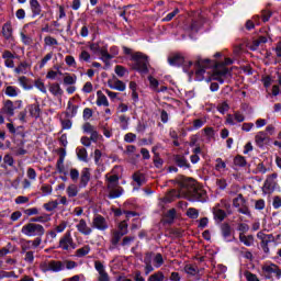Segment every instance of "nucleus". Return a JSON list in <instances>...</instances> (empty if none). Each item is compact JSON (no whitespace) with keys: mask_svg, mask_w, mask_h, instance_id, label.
I'll return each mask as SVG.
<instances>
[{"mask_svg":"<svg viewBox=\"0 0 281 281\" xmlns=\"http://www.w3.org/2000/svg\"><path fill=\"white\" fill-rule=\"evenodd\" d=\"M48 221H52V216H49L47 213L30 220L31 223H48Z\"/></svg>","mask_w":281,"mask_h":281,"instance_id":"2f4dec72","label":"nucleus"},{"mask_svg":"<svg viewBox=\"0 0 281 281\" xmlns=\"http://www.w3.org/2000/svg\"><path fill=\"white\" fill-rule=\"evenodd\" d=\"M128 122H131V117L122 114L119 116V124L123 131L128 130Z\"/></svg>","mask_w":281,"mask_h":281,"instance_id":"72a5a7b5","label":"nucleus"},{"mask_svg":"<svg viewBox=\"0 0 281 281\" xmlns=\"http://www.w3.org/2000/svg\"><path fill=\"white\" fill-rule=\"evenodd\" d=\"M14 102L12 100H5L2 106V113L8 117H14Z\"/></svg>","mask_w":281,"mask_h":281,"instance_id":"aec40b11","label":"nucleus"},{"mask_svg":"<svg viewBox=\"0 0 281 281\" xmlns=\"http://www.w3.org/2000/svg\"><path fill=\"white\" fill-rule=\"evenodd\" d=\"M91 227L92 229H99V232H106L109 229V223L104 216L95 215L92 217Z\"/></svg>","mask_w":281,"mask_h":281,"instance_id":"9b49d317","label":"nucleus"},{"mask_svg":"<svg viewBox=\"0 0 281 281\" xmlns=\"http://www.w3.org/2000/svg\"><path fill=\"white\" fill-rule=\"evenodd\" d=\"M108 86L110 89H114L115 91H126V83L124 81L113 77L108 81Z\"/></svg>","mask_w":281,"mask_h":281,"instance_id":"2eb2a0df","label":"nucleus"},{"mask_svg":"<svg viewBox=\"0 0 281 281\" xmlns=\"http://www.w3.org/2000/svg\"><path fill=\"white\" fill-rule=\"evenodd\" d=\"M21 232L24 236L29 237H42L45 236V227L41 224L31 222L22 226Z\"/></svg>","mask_w":281,"mask_h":281,"instance_id":"20e7f679","label":"nucleus"},{"mask_svg":"<svg viewBox=\"0 0 281 281\" xmlns=\"http://www.w3.org/2000/svg\"><path fill=\"white\" fill-rule=\"evenodd\" d=\"M153 261L156 269H159V267L164 265V256H161V254L158 252L154 256Z\"/></svg>","mask_w":281,"mask_h":281,"instance_id":"79ce46f5","label":"nucleus"},{"mask_svg":"<svg viewBox=\"0 0 281 281\" xmlns=\"http://www.w3.org/2000/svg\"><path fill=\"white\" fill-rule=\"evenodd\" d=\"M187 216L188 218H192V220L199 218V210H196L195 207H189L187 210Z\"/></svg>","mask_w":281,"mask_h":281,"instance_id":"49530a36","label":"nucleus"},{"mask_svg":"<svg viewBox=\"0 0 281 281\" xmlns=\"http://www.w3.org/2000/svg\"><path fill=\"white\" fill-rule=\"evenodd\" d=\"M70 179L75 182L78 181V179H80V171L76 168L70 169Z\"/></svg>","mask_w":281,"mask_h":281,"instance_id":"0e129e2a","label":"nucleus"},{"mask_svg":"<svg viewBox=\"0 0 281 281\" xmlns=\"http://www.w3.org/2000/svg\"><path fill=\"white\" fill-rule=\"evenodd\" d=\"M215 170H217V172H225V170H227V164H225L222 158H216Z\"/></svg>","mask_w":281,"mask_h":281,"instance_id":"f704fd0d","label":"nucleus"},{"mask_svg":"<svg viewBox=\"0 0 281 281\" xmlns=\"http://www.w3.org/2000/svg\"><path fill=\"white\" fill-rule=\"evenodd\" d=\"M194 65L195 70H189L188 67H192ZM214 63L210 61V59H198L195 64L192 61H187L184 64V70L188 71L191 76L195 75L196 80L201 81L205 78V70L210 69Z\"/></svg>","mask_w":281,"mask_h":281,"instance_id":"f03ea898","label":"nucleus"},{"mask_svg":"<svg viewBox=\"0 0 281 281\" xmlns=\"http://www.w3.org/2000/svg\"><path fill=\"white\" fill-rule=\"evenodd\" d=\"M77 157L81 161H87V158H88L87 149L85 147L77 148Z\"/></svg>","mask_w":281,"mask_h":281,"instance_id":"c03bdc74","label":"nucleus"},{"mask_svg":"<svg viewBox=\"0 0 281 281\" xmlns=\"http://www.w3.org/2000/svg\"><path fill=\"white\" fill-rule=\"evenodd\" d=\"M59 249L63 251H69L70 249H76V243H74V237H71V231H68L59 239Z\"/></svg>","mask_w":281,"mask_h":281,"instance_id":"6e6552de","label":"nucleus"},{"mask_svg":"<svg viewBox=\"0 0 281 281\" xmlns=\"http://www.w3.org/2000/svg\"><path fill=\"white\" fill-rule=\"evenodd\" d=\"M67 111L69 117H76V115L78 114V105H74L71 101H69Z\"/></svg>","mask_w":281,"mask_h":281,"instance_id":"ea45409f","label":"nucleus"},{"mask_svg":"<svg viewBox=\"0 0 281 281\" xmlns=\"http://www.w3.org/2000/svg\"><path fill=\"white\" fill-rule=\"evenodd\" d=\"M205 119H195L193 120V130L199 131V128H202L205 124Z\"/></svg>","mask_w":281,"mask_h":281,"instance_id":"603ef678","label":"nucleus"},{"mask_svg":"<svg viewBox=\"0 0 281 281\" xmlns=\"http://www.w3.org/2000/svg\"><path fill=\"white\" fill-rule=\"evenodd\" d=\"M234 63L231 58H226L224 64H215L213 68L212 75L206 79V82H211V80H217L221 85L225 82V76H227V67L226 65H232Z\"/></svg>","mask_w":281,"mask_h":281,"instance_id":"7ed1b4c3","label":"nucleus"},{"mask_svg":"<svg viewBox=\"0 0 281 281\" xmlns=\"http://www.w3.org/2000/svg\"><path fill=\"white\" fill-rule=\"evenodd\" d=\"M105 186L110 199H120L124 194V188L120 186V176L115 173L105 175Z\"/></svg>","mask_w":281,"mask_h":281,"instance_id":"f257e3e1","label":"nucleus"},{"mask_svg":"<svg viewBox=\"0 0 281 281\" xmlns=\"http://www.w3.org/2000/svg\"><path fill=\"white\" fill-rule=\"evenodd\" d=\"M91 181V170L89 168H83L80 175L79 188H87Z\"/></svg>","mask_w":281,"mask_h":281,"instance_id":"f3484780","label":"nucleus"},{"mask_svg":"<svg viewBox=\"0 0 281 281\" xmlns=\"http://www.w3.org/2000/svg\"><path fill=\"white\" fill-rule=\"evenodd\" d=\"M4 93L8 95V98H16L19 93H21V89L14 86H8L4 90Z\"/></svg>","mask_w":281,"mask_h":281,"instance_id":"cd10ccee","label":"nucleus"},{"mask_svg":"<svg viewBox=\"0 0 281 281\" xmlns=\"http://www.w3.org/2000/svg\"><path fill=\"white\" fill-rule=\"evenodd\" d=\"M213 212V218L216 221V223H223L225 218L227 217V213H225V210L220 209L218 206H213L212 209Z\"/></svg>","mask_w":281,"mask_h":281,"instance_id":"6ab92c4d","label":"nucleus"},{"mask_svg":"<svg viewBox=\"0 0 281 281\" xmlns=\"http://www.w3.org/2000/svg\"><path fill=\"white\" fill-rule=\"evenodd\" d=\"M41 269L44 272L53 271L54 273H58L60 271H65V266L63 265V261L50 260L48 262L42 263Z\"/></svg>","mask_w":281,"mask_h":281,"instance_id":"1a4fd4ad","label":"nucleus"},{"mask_svg":"<svg viewBox=\"0 0 281 281\" xmlns=\"http://www.w3.org/2000/svg\"><path fill=\"white\" fill-rule=\"evenodd\" d=\"M80 63H90L91 60V54L87 50H82L79 55Z\"/></svg>","mask_w":281,"mask_h":281,"instance_id":"8fccbe9b","label":"nucleus"},{"mask_svg":"<svg viewBox=\"0 0 281 281\" xmlns=\"http://www.w3.org/2000/svg\"><path fill=\"white\" fill-rule=\"evenodd\" d=\"M74 222L77 223L76 224L77 232H79V234H81L82 236H91L93 234V228L92 226H89V224L87 223V220L75 218Z\"/></svg>","mask_w":281,"mask_h":281,"instance_id":"9d476101","label":"nucleus"},{"mask_svg":"<svg viewBox=\"0 0 281 281\" xmlns=\"http://www.w3.org/2000/svg\"><path fill=\"white\" fill-rule=\"evenodd\" d=\"M132 60H134V69L146 74L148 71V57L143 53H135L132 55Z\"/></svg>","mask_w":281,"mask_h":281,"instance_id":"39448f33","label":"nucleus"},{"mask_svg":"<svg viewBox=\"0 0 281 281\" xmlns=\"http://www.w3.org/2000/svg\"><path fill=\"white\" fill-rule=\"evenodd\" d=\"M256 175H267V167L263 162H259L255 169Z\"/></svg>","mask_w":281,"mask_h":281,"instance_id":"bf43d9fd","label":"nucleus"},{"mask_svg":"<svg viewBox=\"0 0 281 281\" xmlns=\"http://www.w3.org/2000/svg\"><path fill=\"white\" fill-rule=\"evenodd\" d=\"M234 164H235V166H239L243 168V167L247 166V160L243 156H237L234 159Z\"/></svg>","mask_w":281,"mask_h":281,"instance_id":"6e6d98bb","label":"nucleus"},{"mask_svg":"<svg viewBox=\"0 0 281 281\" xmlns=\"http://www.w3.org/2000/svg\"><path fill=\"white\" fill-rule=\"evenodd\" d=\"M119 232L120 234H123V236H126V234H128V224L126 223V221H122L119 224Z\"/></svg>","mask_w":281,"mask_h":281,"instance_id":"de8ad7c7","label":"nucleus"},{"mask_svg":"<svg viewBox=\"0 0 281 281\" xmlns=\"http://www.w3.org/2000/svg\"><path fill=\"white\" fill-rule=\"evenodd\" d=\"M99 54L101 55V60H103V63H109V60L113 58V55L109 54L106 47L101 48Z\"/></svg>","mask_w":281,"mask_h":281,"instance_id":"4c0bfd02","label":"nucleus"},{"mask_svg":"<svg viewBox=\"0 0 281 281\" xmlns=\"http://www.w3.org/2000/svg\"><path fill=\"white\" fill-rule=\"evenodd\" d=\"M122 236H124L122 233L115 231L113 233V236L111 239L112 245H117V243H120V240H122Z\"/></svg>","mask_w":281,"mask_h":281,"instance_id":"052dcab7","label":"nucleus"},{"mask_svg":"<svg viewBox=\"0 0 281 281\" xmlns=\"http://www.w3.org/2000/svg\"><path fill=\"white\" fill-rule=\"evenodd\" d=\"M65 229H67V222L66 221H61L56 227L55 231L57 234H63V232H65Z\"/></svg>","mask_w":281,"mask_h":281,"instance_id":"e2e57ef3","label":"nucleus"},{"mask_svg":"<svg viewBox=\"0 0 281 281\" xmlns=\"http://www.w3.org/2000/svg\"><path fill=\"white\" fill-rule=\"evenodd\" d=\"M66 193L68 194L69 199H74V196H78V186L69 184L66 189Z\"/></svg>","mask_w":281,"mask_h":281,"instance_id":"c9c22d12","label":"nucleus"},{"mask_svg":"<svg viewBox=\"0 0 281 281\" xmlns=\"http://www.w3.org/2000/svg\"><path fill=\"white\" fill-rule=\"evenodd\" d=\"M83 133H87L88 135H91L95 130V126L91 125V123H85L82 125Z\"/></svg>","mask_w":281,"mask_h":281,"instance_id":"864d4df0","label":"nucleus"},{"mask_svg":"<svg viewBox=\"0 0 281 281\" xmlns=\"http://www.w3.org/2000/svg\"><path fill=\"white\" fill-rule=\"evenodd\" d=\"M134 186H137L138 188L144 186V183H146V176L139 171H136L133 176H132Z\"/></svg>","mask_w":281,"mask_h":281,"instance_id":"393cba45","label":"nucleus"},{"mask_svg":"<svg viewBox=\"0 0 281 281\" xmlns=\"http://www.w3.org/2000/svg\"><path fill=\"white\" fill-rule=\"evenodd\" d=\"M239 240L246 247H251V245H254V235H245L243 233H239Z\"/></svg>","mask_w":281,"mask_h":281,"instance_id":"c85d7f7f","label":"nucleus"},{"mask_svg":"<svg viewBox=\"0 0 281 281\" xmlns=\"http://www.w3.org/2000/svg\"><path fill=\"white\" fill-rule=\"evenodd\" d=\"M221 234L226 243H232V226L229 224L224 223L221 225Z\"/></svg>","mask_w":281,"mask_h":281,"instance_id":"412c9836","label":"nucleus"},{"mask_svg":"<svg viewBox=\"0 0 281 281\" xmlns=\"http://www.w3.org/2000/svg\"><path fill=\"white\" fill-rule=\"evenodd\" d=\"M176 164L180 168H190V162H188V159L183 156H176Z\"/></svg>","mask_w":281,"mask_h":281,"instance_id":"e433bc0d","label":"nucleus"},{"mask_svg":"<svg viewBox=\"0 0 281 281\" xmlns=\"http://www.w3.org/2000/svg\"><path fill=\"white\" fill-rule=\"evenodd\" d=\"M94 269L98 271V280L97 281H111L109 273L106 272V268L101 261H94Z\"/></svg>","mask_w":281,"mask_h":281,"instance_id":"ddd939ff","label":"nucleus"},{"mask_svg":"<svg viewBox=\"0 0 281 281\" xmlns=\"http://www.w3.org/2000/svg\"><path fill=\"white\" fill-rule=\"evenodd\" d=\"M63 266H64V269L71 270V269H76V267H78V262L71 261V260H65V261H63Z\"/></svg>","mask_w":281,"mask_h":281,"instance_id":"5fc2aeb1","label":"nucleus"},{"mask_svg":"<svg viewBox=\"0 0 281 281\" xmlns=\"http://www.w3.org/2000/svg\"><path fill=\"white\" fill-rule=\"evenodd\" d=\"M262 271L266 273V278H271V276H274L280 280L281 278V269L278 267V265L269 263L262 266Z\"/></svg>","mask_w":281,"mask_h":281,"instance_id":"f8f14e48","label":"nucleus"},{"mask_svg":"<svg viewBox=\"0 0 281 281\" xmlns=\"http://www.w3.org/2000/svg\"><path fill=\"white\" fill-rule=\"evenodd\" d=\"M2 34L7 41H10L12 38V24L11 23H5L2 26Z\"/></svg>","mask_w":281,"mask_h":281,"instance_id":"473e14b6","label":"nucleus"},{"mask_svg":"<svg viewBox=\"0 0 281 281\" xmlns=\"http://www.w3.org/2000/svg\"><path fill=\"white\" fill-rule=\"evenodd\" d=\"M44 43L45 45H47L48 47H52V45H58V40L57 38H54L52 36H46L44 38Z\"/></svg>","mask_w":281,"mask_h":281,"instance_id":"680f3d73","label":"nucleus"},{"mask_svg":"<svg viewBox=\"0 0 281 281\" xmlns=\"http://www.w3.org/2000/svg\"><path fill=\"white\" fill-rule=\"evenodd\" d=\"M56 169L59 175H67V170H65V160H57Z\"/></svg>","mask_w":281,"mask_h":281,"instance_id":"3c124183","label":"nucleus"},{"mask_svg":"<svg viewBox=\"0 0 281 281\" xmlns=\"http://www.w3.org/2000/svg\"><path fill=\"white\" fill-rule=\"evenodd\" d=\"M89 254H91V246L89 245H85L75 251L77 258H85V256H89Z\"/></svg>","mask_w":281,"mask_h":281,"instance_id":"a878e982","label":"nucleus"},{"mask_svg":"<svg viewBox=\"0 0 281 281\" xmlns=\"http://www.w3.org/2000/svg\"><path fill=\"white\" fill-rule=\"evenodd\" d=\"M48 90L55 97H59V98L63 97L64 91H63V88H60L59 83H52Z\"/></svg>","mask_w":281,"mask_h":281,"instance_id":"c756f323","label":"nucleus"},{"mask_svg":"<svg viewBox=\"0 0 281 281\" xmlns=\"http://www.w3.org/2000/svg\"><path fill=\"white\" fill-rule=\"evenodd\" d=\"M278 173H272L267 176V179L262 187L263 194H273L276 192V188H278Z\"/></svg>","mask_w":281,"mask_h":281,"instance_id":"423d86ee","label":"nucleus"},{"mask_svg":"<svg viewBox=\"0 0 281 281\" xmlns=\"http://www.w3.org/2000/svg\"><path fill=\"white\" fill-rule=\"evenodd\" d=\"M97 104L98 106H109V99L100 90L97 92Z\"/></svg>","mask_w":281,"mask_h":281,"instance_id":"7c9ffc66","label":"nucleus"},{"mask_svg":"<svg viewBox=\"0 0 281 281\" xmlns=\"http://www.w3.org/2000/svg\"><path fill=\"white\" fill-rule=\"evenodd\" d=\"M215 206L220 207V210H226V212H229V210H232V204H229L227 200H221V202L215 204Z\"/></svg>","mask_w":281,"mask_h":281,"instance_id":"09e8293b","label":"nucleus"},{"mask_svg":"<svg viewBox=\"0 0 281 281\" xmlns=\"http://www.w3.org/2000/svg\"><path fill=\"white\" fill-rule=\"evenodd\" d=\"M44 210H46V212H54V210H56L58 207V201H50L47 202L43 205Z\"/></svg>","mask_w":281,"mask_h":281,"instance_id":"a19ab883","label":"nucleus"},{"mask_svg":"<svg viewBox=\"0 0 281 281\" xmlns=\"http://www.w3.org/2000/svg\"><path fill=\"white\" fill-rule=\"evenodd\" d=\"M189 194L191 196V201H205V190H203L202 188H191V190L189 191Z\"/></svg>","mask_w":281,"mask_h":281,"instance_id":"4468645a","label":"nucleus"},{"mask_svg":"<svg viewBox=\"0 0 281 281\" xmlns=\"http://www.w3.org/2000/svg\"><path fill=\"white\" fill-rule=\"evenodd\" d=\"M167 223H172L175 221V216H177V210L171 209L166 213Z\"/></svg>","mask_w":281,"mask_h":281,"instance_id":"13d9d810","label":"nucleus"},{"mask_svg":"<svg viewBox=\"0 0 281 281\" xmlns=\"http://www.w3.org/2000/svg\"><path fill=\"white\" fill-rule=\"evenodd\" d=\"M233 205H234V207L237 209V212H239V214H245L246 216H251V211H249V206H247V201L245 200L243 194H238L233 200Z\"/></svg>","mask_w":281,"mask_h":281,"instance_id":"0eeeda50","label":"nucleus"},{"mask_svg":"<svg viewBox=\"0 0 281 281\" xmlns=\"http://www.w3.org/2000/svg\"><path fill=\"white\" fill-rule=\"evenodd\" d=\"M65 63L68 67H76V58L71 55L65 57Z\"/></svg>","mask_w":281,"mask_h":281,"instance_id":"69168bd1","label":"nucleus"},{"mask_svg":"<svg viewBox=\"0 0 281 281\" xmlns=\"http://www.w3.org/2000/svg\"><path fill=\"white\" fill-rule=\"evenodd\" d=\"M245 278H246L247 281H260V279H258V276H256V274H254L249 271H247L245 273Z\"/></svg>","mask_w":281,"mask_h":281,"instance_id":"338daca9","label":"nucleus"},{"mask_svg":"<svg viewBox=\"0 0 281 281\" xmlns=\"http://www.w3.org/2000/svg\"><path fill=\"white\" fill-rule=\"evenodd\" d=\"M19 85H21L26 91H30L32 89V85H30V79L25 76H21L18 79Z\"/></svg>","mask_w":281,"mask_h":281,"instance_id":"58836bf2","label":"nucleus"},{"mask_svg":"<svg viewBox=\"0 0 281 281\" xmlns=\"http://www.w3.org/2000/svg\"><path fill=\"white\" fill-rule=\"evenodd\" d=\"M30 5H31L33 16L41 15L42 8H41V3L38 2V0H30Z\"/></svg>","mask_w":281,"mask_h":281,"instance_id":"bb28decb","label":"nucleus"},{"mask_svg":"<svg viewBox=\"0 0 281 281\" xmlns=\"http://www.w3.org/2000/svg\"><path fill=\"white\" fill-rule=\"evenodd\" d=\"M114 71L116 76H119V78H124V76L126 75V68H124V66H115Z\"/></svg>","mask_w":281,"mask_h":281,"instance_id":"4d7b16f0","label":"nucleus"},{"mask_svg":"<svg viewBox=\"0 0 281 281\" xmlns=\"http://www.w3.org/2000/svg\"><path fill=\"white\" fill-rule=\"evenodd\" d=\"M80 280L85 281V274H76L68 279H64V281H80Z\"/></svg>","mask_w":281,"mask_h":281,"instance_id":"774afa93","label":"nucleus"},{"mask_svg":"<svg viewBox=\"0 0 281 281\" xmlns=\"http://www.w3.org/2000/svg\"><path fill=\"white\" fill-rule=\"evenodd\" d=\"M168 63L171 67H181V65H186V58H183L181 54L177 53L168 57Z\"/></svg>","mask_w":281,"mask_h":281,"instance_id":"dca6fc26","label":"nucleus"},{"mask_svg":"<svg viewBox=\"0 0 281 281\" xmlns=\"http://www.w3.org/2000/svg\"><path fill=\"white\" fill-rule=\"evenodd\" d=\"M78 80V78L76 77V75L71 76L69 74H66V76L64 77V85H76V81Z\"/></svg>","mask_w":281,"mask_h":281,"instance_id":"37998d69","label":"nucleus"},{"mask_svg":"<svg viewBox=\"0 0 281 281\" xmlns=\"http://www.w3.org/2000/svg\"><path fill=\"white\" fill-rule=\"evenodd\" d=\"M165 279H166V276H164V272L158 271V272L151 274L148 278V281H164Z\"/></svg>","mask_w":281,"mask_h":281,"instance_id":"a18cd8bd","label":"nucleus"},{"mask_svg":"<svg viewBox=\"0 0 281 281\" xmlns=\"http://www.w3.org/2000/svg\"><path fill=\"white\" fill-rule=\"evenodd\" d=\"M31 117L38 120L41 117V105L38 103L27 105Z\"/></svg>","mask_w":281,"mask_h":281,"instance_id":"5701e85b","label":"nucleus"},{"mask_svg":"<svg viewBox=\"0 0 281 281\" xmlns=\"http://www.w3.org/2000/svg\"><path fill=\"white\" fill-rule=\"evenodd\" d=\"M144 262L146 276H148V273H153V271H155V268H153V254H146Z\"/></svg>","mask_w":281,"mask_h":281,"instance_id":"b1692460","label":"nucleus"},{"mask_svg":"<svg viewBox=\"0 0 281 281\" xmlns=\"http://www.w3.org/2000/svg\"><path fill=\"white\" fill-rule=\"evenodd\" d=\"M32 69V65L27 61H21L15 68L14 74L19 76L27 74Z\"/></svg>","mask_w":281,"mask_h":281,"instance_id":"4be33fe9","label":"nucleus"},{"mask_svg":"<svg viewBox=\"0 0 281 281\" xmlns=\"http://www.w3.org/2000/svg\"><path fill=\"white\" fill-rule=\"evenodd\" d=\"M255 142L259 148H262L263 146H267V144H269V142H271V138L268 137L267 133L259 132L255 136Z\"/></svg>","mask_w":281,"mask_h":281,"instance_id":"a211bd4d","label":"nucleus"}]
</instances>
